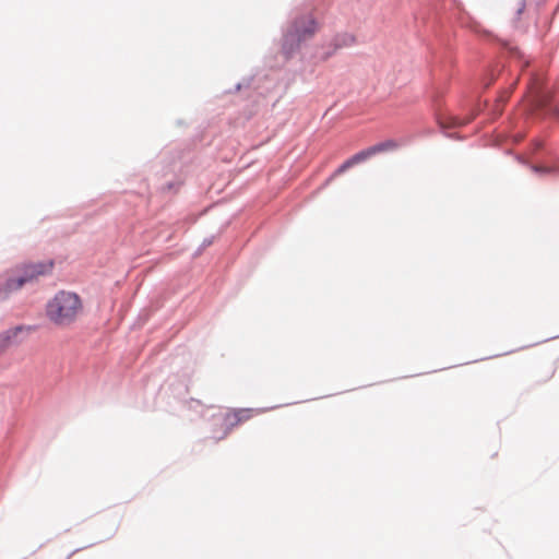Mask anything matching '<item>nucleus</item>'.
<instances>
[{
    "instance_id": "1",
    "label": "nucleus",
    "mask_w": 559,
    "mask_h": 559,
    "mask_svg": "<svg viewBox=\"0 0 559 559\" xmlns=\"http://www.w3.org/2000/svg\"><path fill=\"white\" fill-rule=\"evenodd\" d=\"M82 310L80 297L71 292L61 290L47 304V317L55 324L66 326L71 324Z\"/></svg>"
},
{
    "instance_id": "2",
    "label": "nucleus",
    "mask_w": 559,
    "mask_h": 559,
    "mask_svg": "<svg viewBox=\"0 0 559 559\" xmlns=\"http://www.w3.org/2000/svg\"><path fill=\"white\" fill-rule=\"evenodd\" d=\"M52 266L53 263L48 261L24 264L14 269L7 275L4 282L0 284V298H7L10 294L21 289L26 283L49 274Z\"/></svg>"
},
{
    "instance_id": "3",
    "label": "nucleus",
    "mask_w": 559,
    "mask_h": 559,
    "mask_svg": "<svg viewBox=\"0 0 559 559\" xmlns=\"http://www.w3.org/2000/svg\"><path fill=\"white\" fill-rule=\"evenodd\" d=\"M395 147H396V143L391 140L376 144L373 146H370L364 151L356 153L350 158H348L346 162H344L337 169L336 174H342V173L346 171L348 168L353 167L354 165L365 162L378 153L393 150Z\"/></svg>"
},
{
    "instance_id": "4",
    "label": "nucleus",
    "mask_w": 559,
    "mask_h": 559,
    "mask_svg": "<svg viewBox=\"0 0 559 559\" xmlns=\"http://www.w3.org/2000/svg\"><path fill=\"white\" fill-rule=\"evenodd\" d=\"M261 414L260 409H253V408H238V409H230L225 413H219L217 415V418L223 420V423L228 427L227 430H225L224 436H226L230 428L238 426L245 421L250 420L253 416Z\"/></svg>"
},
{
    "instance_id": "5",
    "label": "nucleus",
    "mask_w": 559,
    "mask_h": 559,
    "mask_svg": "<svg viewBox=\"0 0 559 559\" xmlns=\"http://www.w3.org/2000/svg\"><path fill=\"white\" fill-rule=\"evenodd\" d=\"M294 33L292 37H297L298 41L305 40L312 36L317 31V23L311 16H304L294 23Z\"/></svg>"
},
{
    "instance_id": "6",
    "label": "nucleus",
    "mask_w": 559,
    "mask_h": 559,
    "mask_svg": "<svg viewBox=\"0 0 559 559\" xmlns=\"http://www.w3.org/2000/svg\"><path fill=\"white\" fill-rule=\"evenodd\" d=\"M22 330H23L22 326H17V328L8 330L4 333H2L0 335L1 347L5 348L11 345L17 344L19 343L17 336L22 332Z\"/></svg>"
},
{
    "instance_id": "7",
    "label": "nucleus",
    "mask_w": 559,
    "mask_h": 559,
    "mask_svg": "<svg viewBox=\"0 0 559 559\" xmlns=\"http://www.w3.org/2000/svg\"><path fill=\"white\" fill-rule=\"evenodd\" d=\"M532 170L540 174H559V159L551 166H532Z\"/></svg>"
},
{
    "instance_id": "8",
    "label": "nucleus",
    "mask_w": 559,
    "mask_h": 559,
    "mask_svg": "<svg viewBox=\"0 0 559 559\" xmlns=\"http://www.w3.org/2000/svg\"><path fill=\"white\" fill-rule=\"evenodd\" d=\"M525 8H526V1L525 0H519L516 2V13H518V15L523 13Z\"/></svg>"
},
{
    "instance_id": "9",
    "label": "nucleus",
    "mask_w": 559,
    "mask_h": 559,
    "mask_svg": "<svg viewBox=\"0 0 559 559\" xmlns=\"http://www.w3.org/2000/svg\"><path fill=\"white\" fill-rule=\"evenodd\" d=\"M455 126H461L467 123V121L456 118L453 122Z\"/></svg>"
},
{
    "instance_id": "10",
    "label": "nucleus",
    "mask_w": 559,
    "mask_h": 559,
    "mask_svg": "<svg viewBox=\"0 0 559 559\" xmlns=\"http://www.w3.org/2000/svg\"><path fill=\"white\" fill-rule=\"evenodd\" d=\"M543 146V143L540 141L535 142V150H539Z\"/></svg>"
},
{
    "instance_id": "11",
    "label": "nucleus",
    "mask_w": 559,
    "mask_h": 559,
    "mask_svg": "<svg viewBox=\"0 0 559 559\" xmlns=\"http://www.w3.org/2000/svg\"><path fill=\"white\" fill-rule=\"evenodd\" d=\"M534 88H535V82H534V83H532V85H531V91L533 92V91H534Z\"/></svg>"
}]
</instances>
